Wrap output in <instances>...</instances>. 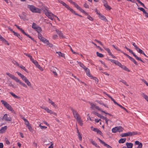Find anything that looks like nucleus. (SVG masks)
I'll return each mask as SVG.
<instances>
[{
    "instance_id": "obj_39",
    "label": "nucleus",
    "mask_w": 148,
    "mask_h": 148,
    "mask_svg": "<svg viewBox=\"0 0 148 148\" xmlns=\"http://www.w3.org/2000/svg\"><path fill=\"white\" fill-rule=\"evenodd\" d=\"M96 54H97V56L98 57H99L100 58H103L104 56L103 55V54H102L101 53H100L99 52H96Z\"/></svg>"
},
{
    "instance_id": "obj_3",
    "label": "nucleus",
    "mask_w": 148,
    "mask_h": 148,
    "mask_svg": "<svg viewBox=\"0 0 148 148\" xmlns=\"http://www.w3.org/2000/svg\"><path fill=\"white\" fill-rule=\"evenodd\" d=\"M40 38L39 39L41 40L42 42H44L45 43H46L47 45L48 46V47H52L53 46V45L52 44L50 43L49 40H47V39L44 38L43 36H40Z\"/></svg>"
},
{
    "instance_id": "obj_34",
    "label": "nucleus",
    "mask_w": 148,
    "mask_h": 148,
    "mask_svg": "<svg viewBox=\"0 0 148 148\" xmlns=\"http://www.w3.org/2000/svg\"><path fill=\"white\" fill-rule=\"evenodd\" d=\"M103 48H104V49L106 50L107 52L109 54V55L111 54L112 53L110 51V49L108 48H106V47H103Z\"/></svg>"
},
{
    "instance_id": "obj_26",
    "label": "nucleus",
    "mask_w": 148,
    "mask_h": 148,
    "mask_svg": "<svg viewBox=\"0 0 148 148\" xmlns=\"http://www.w3.org/2000/svg\"><path fill=\"white\" fill-rule=\"evenodd\" d=\"M22 119L24 121L25 124L26 125V127L27 126H28L30 125L27 119H26L25 118L23 117L22 118Z\"/></svg>"
},
{
    "instance_id": "obj_7",
    "label": "nucleus",
    "mask_w": 148,
    "mask_h": 148,
    "mask_svg": "<svg viewBox=\"0 0 148 148\" xmlns=\"http://www.w3.org/2000/svg\"><path fill=\"white\" fill-rule=\"evenodd\" d=\"M70 108L72 111L74 117L75 119L77 118L80 116L76 110L71 107H70Z\"/></svg>"
},
{
    "instance_id": "obj_60",
    "label": "nucleus",
    "mask_w": 148,
    "mask_h": 148,
    "mask_svg": "<svg viewBox=\"0 0 148 148\" xmlns=\"http://www.w3.org/2000/svg\"><path fill=\"white\" fill-rule=\"evenodd\" d=\"M108 60L109 61H110L112 62L113 63H114L115 62V60H113V59H108Z\"/></svg>"
},
{
    "instance_id": "obj_43",
    "label": "nucleus",
    "mask_w": 148,
    "mask_h": 148,
    "mask_svg": "<svg viewBox=\"0 0 148 148\" xmlns=\"http://www.w3.org/2000/svg\"><path fill=\"white\" fill-rule=\"evenodd\" d=\"M50 71H52V72L55 71L56 70V69H57L55 67H54L53 66H52L50 68Z\"/></svg>"
},
{
    "instance_id": "obj_44",
    "label": "nucleus",
    "mask_w": 148,
    "mask_h": 148,
    "mask_svg": "<svg viewBox=\"0 0 148 148\" xmlns=\"http://www.w3.org/2000/svg\"><path fill=\"white\" fill-rule=\"evenodd\" d=\"M90 105L91 106V108L92 109L94 110L95 108H96V106L95 104H93L92 103H90Z\"/></svg>"
},
{
    "instance_id": "obj_30",
    "label": "nucleus",
    "mask_w": 148,
    "mask_h": 148,
    "mask_svg": "<svg viewBox=\"0 0 148 148\" xmlns=\"http://www.w3.org/2000/svg\"><path fill=\"white\" fill-rule=\"evenodd\" d=\"M126 139L125 138H121L119 140V143H123L125 141Z\"/></svg>"
},
{
    "instance_id": "obj_11",
    "label": "nucleus",
    "mask_w": 148,
    "mask_h": 148,
    "mask_svg": "<svg viewBox=\"0 0 148 148\" xmlns=\"http://www.w3.org/2000/svg\"><path fill=\"white\" fill-rule=\"evenodd\" d=\"M122 53L128 57L131 61H132L136 65H138V64L137 62L133 58L123 52H122Z\"/></svg>"
},
{
    "instance_id": "obj_40",
    "label": "nucleus",
    "mask_w": 148,
    "mask_h": 148,
    "mask_svg": "<svg viewBox=\"0 0 148 148\" xmlns=\"http://www.w3.org/2000/svg\"><path fill=\"white\" fill-rule=\"evenodd\" d=\"M23 34H24L27 37L30 38L32 40L34 41V39L33 38H32L31 36H30L29 34H26L25 32V33H24Z\"/></svg>"
},
{
    "instance_id": "obj_55",
    "label": "nucleus",
    "mask_w": 148,
    "mask_h": 148,
    "mask_svg": "<svg viewBox=\"0 0 148 148\" xmlns=\"http://www.w3.org/2000/svg\"><path fill=\"white\" fill-rule=\"evenodd\" d=\"M95 41L96 42H97L99 43V44H100V45L102 46L103 47V44L101 42H100V41L98 40H97L96 39H95Z\"/></svg>"
},
{
    "instance_id": "obj_49",
    "label": "nucleus",
    "mask_w": 148,
    "mask_h": 148,
    "mask_svg": "<svg viewBox=\"0 0 148 148\" xmlns=\"http://www.w3.org/2000/svg\"><path fill=\"white\" fill-rule=\"evenodd\" d=\"M143 97L147 101L148 100V96L146 95L144 93H143Z\"/></svg>"
},
{
    "instance_id": "obj_62",
    "label": "nucleus",
    "mask_w": 148,
    "mask_h": 148,
    "mask_svg": "<svg viewBox=\"0 0 148 148\" xmlns=\"http://www.w3.org/2000/svg\"><path fill=\"white\" fill-rule=\"evenodd\" d=\"M133 45L135 47V49L136 50L137 48L138 47L136 45L135 43L134 42L132 43Z\"/></svg>"
},
{
    "instance_id": "obj_22",
    "label": "nucleus",
    "mask_w": 148,
    "mask_h": 148,
    "mask_svg": "<svg viewBox=\"0 0 148 148\" xmlns=\"http://www.w3.org/2000/svg\"><path fill=\"white\" fill-rule=\"evenodd\" d=\"M56 53L58 54V55H59V57H61L63 58H65L64 54L61 53V52L56 51Z\"/></svg>"
},
{
    "instance_id": "obj_32",
    "label": "nucleus",
    "mask_w": 148,
    "mask_h": 148,
    "mask_svg": "<svg viewBox=\"0 0 148 148\" xmlns=\"http://www.w3.org/2000/svg\"><path fill=\"white\" fill-rule=\"evenodd\" d=\"M16 73L18 74V75H19L21 77L22 79H23L25 77L23 75H22L21 73L18 72H17Z\"/></svg>"
},
{
    "instance_id": "obj_24",
    "label": "nucleus",
    "mask_w": 148,
    "mask_h": 148,
    "mask_svg": "<svg viewBox=\"0 0 148 148\" xmlns=\"http://www.w3.org/2000/svg\"><path fill=\"white\" fill-rule=\"evenodd\" d=\"M89 141H90V142L94 145L95 146V147H99V146L97 145V144L95 143V142L92 139H90L89 140Z\"/></svg>"
},
{
    "instance_id": "obj_61",
    "label": "nucleus",
    "mask_w": 148,
    "mask_h": 148,
    "mask_svg": "<svg viewBox=\"0 0 148 148\" xmlns=\"http://www.w3.org/2000/svg\"><path fill=\"white\" fill-rule=\"evenodd\" d=\"M102 2L103 3L104 6L108 4L106 0H102Z\"/></svg>"
},
{
    "instance_id": "obj_52",
    "label": "nucleus",
    "mask_w": 148,
    "mask_h": 148,
    "mask_svg": "<svg viewBox=\"0 0 148 148\" xmlns=\"http://www.w3.org/2000/svg\"><path fill=\"white\" fill-rule=\"evenodd\" d=\"M69 46L70 47V49H71V51H72V52L74 54H79L75 52L74 51H73V49H72L71 47L69 45Z\"/></svg>"
},
{
    "instance_id": "obj_4",
    "label": "nucleus",
    "mask_w": 148,
    "mask_h": 148,
    "mask_svg": "<svg viewBox=\"0 0 148 148\" xmlns=\"http://www.w3.org/2000/svg\"><path fill=\"white\" fill-rule=\"evenodd\" d=\"M137 134V132H129L127 133L122 134L121 135V137H123L127 136H132L136 135Z\"/></svg>"
},
{
    "instance_id": "obj_46",
    "label": "nucleus",
    "mask_w": 148,
    "mask_h": 148,
    "mask_svg": "<svg viewBox=\"0 0 148 148\" xmlns=\"http://www.w3.org/2000/svg\"><path fill=\"white\" fill-rule=\"evenodd\" d=\"M104 6L105 7L107 10H110L111 9V8L110 6L108 5V4H106V5H105Z\"/></svg>"
},
{
    "instance_id": "obj_25",
    "label": "nucleus",
    "mask_w": 148,
    "mask_h": 148,
    "mask_svg": "<svg viewBox=\"0 0 148 148\" xmlns=\"http://www.w3.org/2000/svg\"><path fill=\"white\" fill-rule=\"evenodd\" d=\"M126 145L127 148H132L133 146V144L132 143H127Z\"/></svg>"
},
{
    "instance_id": "obj_14",
    "label": "nucleus",
    "mask_w": 148,
    "mask_h": 148,
    "mask_svg": "<svg viewBox=\"0 0 148 148\" xmlns=\"http://www.w3.org/2000/svg\"><path fill=\"white\" fill-rule=\"evenodd\" d=\"M58 1L59 3H60L61 4H62L63 6H65L66 8L68 10H69L70 11L71 10V8L68 5H67L63 1L60 0H58Z\"/></svg>"
},
{
    "instance_id": "obj_12",
    "label": "nucleus",
    "mask_w": 148,
    "mask_h": 148,
    "mask_svg": "<svg viewBox=\"0 0 148 148\" xmlns=\"http://www.w3.org/2000/svg\"><path fill=\"white\" fill-rule=\"evenodd\" d=\"M2 120H4L5 121H11V118L10 117V116L8 115L7 114H5L3 117L2 118Z\"/></svg>"
},
{
    "instance_id": "obj_19",
    "label": "nucleus",
    "mask_w": 148,
    "mask_h": 148,
    "mask_svg": "<svg viewBox=\"0 0 148 148\" xmlns=\"http://www.w3.org/2000/svg\"><path fill=\"white\" fill-rule=\"evenodd\" d=\"M7 127L6 126L2 127L0 130V134H2L5 132L6 130L7 129Z\"/></svg>"
},
{
    "instance_id": "obj_17",
    "label": "nucleus",
    "mask_w": 148,
    "mask_h": 148,
    "mask_svg": "<svg viewBox=\"0 0 148 148\" xmlns=\"http://www.w3.org/2000/svg\"><path fill=\"white\" fill-rule=\"evenodd\" d=\"M23 80L25 82L28 86L30 87L31 86V84L30 82L26 77H25Z\"/></svg>"
},
{
    "instance_id": "obj_27",
    "label": "nucleus",
    "mask_w": 148,
    "mask_h": 148,
    "mask_svg": "<svg viewBox=\"0 0 148 148\" xmlns=\"http://www.w3.org/2000/svg\"><path fill=\"white\" fill-rule=\"evenodd\" d=\"M138 9L142 11L143 12V13L145 14V16H146L148 13L146 12L145 10L143 8L139 7L138 8Z\"/></svg>"
},
{
    "instance_id": "obj_33",
    "label": "nucleus",
    "mask_w": 148,
    "mask_h": 148,
    "mask_svg": "<svg viewBox=\"0 0 148 148\" xmlns=\"http://www.w3.org/2000/svg\"><path fill=\"white\" fill-rule=\"evenodd\" d=\"M78 10H79L81 12L83 13L85 11L83 10L80 6H79L78 5L76 7Z\"/></svg>"
},
{
    "instance_id": "obj_35",
    "label": "nucleus",
    "mask_w": 148,
    "mask_h": 148,
    "mask_svg": "<svg viewBox=\"0 0 148 148\" xmlns=\"http://www.w3.org/2000/svg\"><path fill=\"white\" fill-rule=\"evenodd\" d=\"M70 11L72 13H73V14H74L75 15H77V16H80L81 17H82V16H81V15H80L78 14H77V13H76L72 9H71V10Z\"/></svg>"
},
{
    "instance_id": "obj_5",
    "label": "nucleus",
    "mask_w": 148,
    "mask_h": 148,
    "mask_svg": "<svg viewBox=\"0 0 148 148\" xmlns=\"http://www.w3.org/2000/svg\"><path fill=\"white\" fill-rule=\"evenodd\" d=\"M2 104L4 105V106L6 107V108H7L9 110L12 111L13 110V109L12 107L6 101L3 100H1V101Z\"/></svg>"
},
{
    "instance_id": "obj_8",
    "label": "nucleus",
    "mask_w": 148,
    "mask_h": 148,
    "mask_svg": "<svg viewBox=\"0 0 148 148\" xmlns=\"http://www.w3.org/2000/svg\"><path fill=\"white\" fill-rule=\"evenodd\" d=\"M36 31H37L38 33V37L39 39L40 38V36H42V35L40 33L42 31V29L39 26H38L36 27L34 29Z\"/></svg>"
},
{
    "instance_id": "obj_51",
    "label": "nucleus",
    "mask_w": 148,
    "mask_h": 148,
    "mask_svg": "<svg viewBox=\"0 0 148 148\" xmlns=\"http://www.w3.org/2000/svg\"><path fill=\"white\" fill-rule=\"evenodd\" d=\"M27 127L28 128V129L30 131H31V132H32L33 129H32L31 126L30 125H29L28 126H27Z\"/></svg>"
},
{
    "instance_id": "obj_57",
    "label": "nucleus",
    "mask_w": 148,
    "mask_h": 148,
    "mask_svg": "<svg viewBox=\"0 0 148 148\" xmlns=\"http://www.w3.org/2000/svg\"><path fill=\"white\" fill-rule=\"evenodd\" d=\"M94 114L97 116L99 118L101 116V115L97 112H94Z\"/></svg>"
},
{
    "instance_id": "obj_10",
    "label": "nucleus",
    "mask_w": 148,
    "mask_h": 148,
    "mask_svg": "<svg viewBox=\"0 0 148 148\" xmlns=\"http://www.w3.org/2000/svg\"><path fill=\"white\" fill-rule=\"evenodd\" d=\"M128 51H129V52L132 54L133 56L136 59L140 61L143 62H144L139 57H138L137 55H136L133 51L131 50L130 49H128Z\"/></svg>"
},
{
    "instance_id": "obj_63",
    "label": "nucleus",
    "mask_w": 148,
    "mask_h": 148,
    "mask_svg": "<svg viewBox=\"0 0 148 148\" xmlns=\"http://www.w3.org/2000/svg\"><path fill=\"white\" fill-rule=\"evenodd\" d=\"M121 82H122V83H123V84H124L126 86H128L129 85L127 84V82H125V80H122L121 81Z\"/></svg>"
},
{
    "instance_id": "obj_28",
    "label": "nucleus",
    "mask_w": 148,
    "mask_h": 148,
    "mask_svg": "<svg viewBox=\"0 0 148 148\" xmlns=\"http://www.w3.org/2000/svg\"><path fill=\"white\" fill-rule=\"evenodd\" d=\"M49 103L51 104L54 107L56 108L57 107V105L55 104V103L53 102L50 99H49Z\"/></svg>"
},
{
    "instance_id": "obj_20",
    "label": "nucleus",
    "mask_w": 148,
    "mask_h": 148,
    "mask_svg": "<svg viewBox=\"0 0 148 148\" xmlns=\"http://www.w3.org/2000/svg\"><path fill=\"white\" fill-rule=\"evenodd\" d=\"M83 13H84L85 15L86 16L87 18L89 20L91 21H93V18L90 16L89 15H88V13H87L85 11Z\"/></svg>"
},
{
    "instance_id": "obj_1",
    "label": "nucleus",
    "mask_w": 148,
    "mask_h": 148,
    "mask_svg": "<svg viewBox=\"0 0 148 148\" xmlns=\"http://www.w3.org/2000/svg\"><path fill=\"white\" fill-rule=\"evenodd\" d=\"M6 74L11 78L15 80L16 82L19 83L22 86H23L25 88H27V85L21 82L19 79H18L17 77H16L13 75H12L8 73H6Z\"/></svg>"
},
{
    "instance_id": "obj_31",
    "label": "nucleus",
    "mask_w": 148,
    "mask_h": 148,
    "mask_svg": "<svg viewBox=\"0 0 148 148\" xmlns=\"http://www.w3.org/2000/svg\"><path fill=\"white\" fill-rule=\"evenodd\" d=\"M121 68L123 69L125 71H127L130 72V71L125 66L122 65Z\"/></svg>"
},
{
    "instance_id": "obj_42",
    "label": "nucleus",
    "mask_w": 148,
    "mask_h": 148,
    "mask_svg": "<svg viewBox=\"0 0 148 148\" xmlns=\"http://www.w3.org/2000/svg\"><path fill=\"white\" fill-rule=\"evenodd\" d=\"M118 132H120L123 131V128L121 126L117 127Z\"/></svg>"
},
{
    "instance_id": "obj_15",
    "label": "nucleus",
    "mask_w": 148,
    "mask_h": 148,
    "mask_svg": "<svg viewBox=\"0 0 148 148\" xmlns=\"http://www.w3.org/2000/svg\"><path fill=\"white\" fill-rule=\"evenodd\" d=\"M98 139L99 141V142L102 144L104 146L106 147L107 148H112L111 146H110L108 144L105 143L104 141L101 140L99 138H98Z\"/></svg>"
},
{
    "instance_id": "obj_59",
    "label": "nucleus",
    "mask_w": 148,
    "mask_h": 148,
    "mask_svg": "<svg viewBox=\"0 0 148 148\" xmlns=\"http://www.w3.org/2000/svg\"><path fill=\"white\" fill-rule=\"evenodd\" d=\"M24 54L26 56H28V57H29V58L30 59V58H31L32 56H31V55H30L29 54H27V53H24Z\"/></svg>"
},
{
    "instance_id": "obj_6",
    "label": "nucleus",
    "mask_w": 148,
    "mask_h": 148,
    "mask_svg": "<svg viewBox=\"0 0 148 148\" xmlns=\"http://www.w3.org/2000/svg\"><path fill=\"white\" fill-rule=\"evenodd\" d=\"M46 12H45V13L46 15L51 20H53L55 15L51 12H49L47 10H46Z\"/></svg>"
},
{
    "instance_id": "obj_18",
    "label": "nucleus",
    "mask_w": 148,
    "mask_h": 148,
    "mask_svg": "<svg viewBox=\"0 0 148 148\" xmlns=\"http://www.w3.org/2000/svg\"><path fill=\"white\" fill-rule=\"evenodd\" d=\"M77 121L78 122V123L79 124V125L82 126L83 125V121L81 119V116L78 117L76 119Z\"/></svg>"
},
{
    "instance_id": "obj_23",
    "label": "nucleus",
    "mask_w": 148,
    "mask_h": 148,
    "mask_svg": "<svg viewBox=\"0 0 148 148\" xmlns=\"http://www.w3.org/2000/svg\"><path fill=\"white\" fill-rule=\"evenodd\" d=\"M86 72V75L89 77H90L91 75H90V70L88 69L87 67L86 68V69H84Z\"/></svg>"
},
{
    "instance_id": "obj_36",
    "label": "nucleus",
    "mask_w": 148,
    "mask_h": 148,
    "mask_svg": "<svg viewBox=\"0 0 148 148\" xmlns=\"http://www.w3.org/2000/svg\"><path fill=\"white\" fill-rule=\"evenodd\" d=\"M112 132L113 133H115L116 132H118L117 127H115L113 128L112 129Z\"/></svg>"
},
{
    "instance_id": "obj_16",
    "label": "nucleus",
    "mask_w": 148,
    "mask_h": 148,
    "mask_svg": "<svg viewBox=\"0 0 148 148\" xmlns=\"http://www.w3.org/2000/svg\"><path fill=\"white\" fill-rule=\"evenodd\" d=\"M135 145H138L137 148H142L143 146L142 143L138 140L135 142Z\"/></svg>"
},
{
    "instance_id": "obj_29",
    "label": "nucleus",
    "mask_w": 148,
    "mask_h": 148,
    "mask_svg": "<svg viewBox=\"0 0 148 148\" xmlns=\"http://www.w3.org/2000/svg\"><path fill=\"white\" fill-rule=\"evenodd\" d=\"M56 33L59 35L60 37H63V34L62 32L58 29L56 30Z\"/></svg>"
},
{
    "instance_id": "obj_38",
    "label": "nucleus",
    "mask_w": 148,
    "mask_h": 148,
    "mask_svg": "<svg viewBox=\"0 0 148 148\" xmlns=\"http://www.w3.org/2000/svg\"><path fill=\"white\" fill-rule=\"evenodd\" d=\"M9 93L12 96L16 98H18L19 97L15 95L14 93L12 92H10Z\"/></svg>"
},
{
    "instance_id": "obj_56",
    "label": "nucleus",
    "mask_w": 148,
    "mask_h": 148,
    "mask_svg": "<svg viewBox=\"0 0 148 148\" xmlns=\"http://www.w3.org/2000/svg\"><path fill=\"white\" fill-rule=\"evenodd\" d=\"M39 126L40 127L41 129H46L47 128V127L45 126H42L41 125V124L39 125Z\"/></svg>"
},
{
    "instance_id": "obj_41",
    "label": "nucleus",
    "mask_w": 148,
    "mask_h": 148,
    "mask_svg": "<svg viewBox=\"0 0 148 148\" xmlns=\"http://www.w3.org/2000/svg\"><path fill=\"white\" fill-rule=\"evenodd\" d=\"M19 67H20L21 68L23 69V70H24L25 72H26L27 73H28V71L27 69H26L25 67L23 66L22 65H21V66H19Z\"/></svg>"
},
{
    "instance_id": "obj_58",
    "label": "nucleus",
    "mask_w": 148,
    "mask_h": 148,
    "mask_svg": "<svg viewBox=\"0 0 148 148\" xmlns=\"http://www.w3.org/2000/svg\"><path fill=\"white\" fill-rule=\"evenodd\" d=\"M19 30H20L23 34L24 33H25L24 31L22 29L20 28L19 26H17L16 27Z\"/></svg>"
},
{
    "instance_id": "obj_45",
    "label": "nucleus",
    "mask_w": 148,
    "mask_h": 148,
    "mask_svg": "<svg viewBox=\"0 0 148 148\" xmlns=\"http://www.w3.org/2000/svg\"><path fill=\"white\" fill-rule=\"evenodd\" d=\"M13 33L14 35L17 36L18 38H20V37H21V36L19 34L15 32L14 31H13Z\"/></svg>"
},
{
    "instance_id": "obj_21",
    "label": "nucleus",
    "mask_w": 148,
    "mask_h": 148,
    "mask_svg": "<svg viewBox=\"0 0 148 148\" xmlns=\"http://www.w3.org/2000/svg\"><path fill=\"white\" fill-rule=\"evenodd\" d=\"M99 18L101 19L102 20H103L106 22L108 21V20L106 18V17L104 16L101 15V14H99Z\"/></svg>"
},
{
    "instance_id": "obj_2",
    "label": "nucleus",
    "mask_w": 148,
    "mask_h": 148,
    "mask_svg": "<svg viewBox=\"0 0 148 148\" xmlns=\"http://www.w3.org/2000/svg\"><path fill=\"white\" fill-rule=\"evenodd\" d=\"M27 8H29L31 11L33 12L40 13V9L36 8L32 5H27Z\"/></svg>"
},
{
    "instance_id": "obj_48",
    "label": "nucleus",
    "mask_w": 148,
    "mask_h": 148,
    "mask_svg": "<svg viewBox=\"0 0 148 148\" xmlns=\"http://www.w3.org/2000/svg\"><path fill=\"white\" fill-rule=\"evenodd\" d=\"M137 2L140 3L141 5H142L144 8H146L144 4L140 1V0H136Z\"/></svg>"
},
{
    "instance_id": "obj_47",
    "label": "nucleus",
    "mask_w": 148,
    "mask_h": 148,
    "mask_svg": "<svg viewBox=\"0 0 148 148\" xmlns=\"http://www.w3.org/2000/svg\"><path fill=\"white\" fill-rule=\"evenodd\" d=\"M36 66L38 69H39L41 71H43V68L42 67H41L38 64V65H37V66Z\"/></svg>"
},
{
    "instance_id": "obj_13",
    "label": "nucleus",
    "mask_w": 148,
    "mask_h": 148,
    "mask_svg": "<svg viewBox=\"0 0 148 148\" xmlns=\"http://www.w3.org/2000/svg\"><path fill=\"white\" fill-rule=\"evenodd\" d=\"M45 110H46L48 113H50V114H53L54 116H57V114L56 113L53 112L51 110L49 109L47 107H45L43 108Z\"/></svg>"
},
{
    "instance_id": "obj_53",
    "label": "nucleus",
    "mask_w": 148,
    "mask_h": 148,
    "mask_svg": "<svg viewBox=\"0 0 148 148\" xmlns=\"http://www.w3.org/2000/svg\"><path fill=\"white\" fill-rule=\"evenodd\" d=\"M78 138H79V140L80 141L82 140V137L81 136V134L79 132H78Z\"/></svg>"
},
{
    "instance_id": "obj_54",
    "label": "nucleus",
    "mask_w": 148,
    "mask_h": 148,
    "mask_svg": "<svg viewBox=\"0 0 148 148\" xmlns=\"http://www.w3.org/2000/svg\"><path fill=\"white\" fill-rule=\"evenodd\" d=\"M91 128H92V129L93 131L97 132L98 131V130H99L97 128H93L92 126L91 127Z\"/></svg>"
},
{
    "instance_id": "obj_9",
    "label": "nucleus",
    "mask_w": 148,
    "mask_h": 148,
    "mask_svg": "<svg viewBox=\"0 0 148 148\" xmlns=\"http://www.w3.org/2000/svg\"><path fill=\"white\" fill-rule=\"evenodd\" d=\"M128 51H129V52L132 54L133 56L136 59L140 61L143 62H144L139 57H138L137 55H136L133 51L131 50L130 49H128Z\"/></svg>"
},
{
    "instance_id": "obj_64",
    "label": "nucleus",
    "mask_w": 148,
    "mask_h": 148,
    "mask_svg": "<svg viewBox=\"0 0 148 148\" xmlns=\"http://www.w3.org/2000/svg\"><path fill=\"white\" fill-rule=\"evenodd\" d=\"M84 7L86 8H89L88 5L86 3H85L84 4Z\"/></svg>"
},
{
    "instance_id": "obj_37",
    "label": "nucleus",
    "mask_w": 148,
    "mask_h": 148,
    "mask_svg": "<svg viewBox=\"0 0 148 148\" xmlns=\"http://www.w3.org/2000/svg\"><path fill=\"white\" fill-rule=\"evenodd\" d=\"M136 50L139 53L141 54H143L144 53L143 51L140 49L138 47L137 49H136Z\"/></svg>"
},
{
    "instance_id": "obj_50",
    "label": "nucleus",
    "mask_w": 148,
    "mask_h": 148,
    "mask_svg": "<svg viewBox=\"0 0 148 148\" xmlns=\"http://www.w3.org/2000/svg\"><path fill=\"white\" fill-rule=\"evenodd\" d=\"M38 25H37V24L34 23H32V28L34 29Z\"/></svg>"
}]
</instances>
